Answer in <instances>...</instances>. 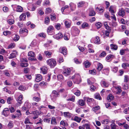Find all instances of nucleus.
I'll return each instance as SVG.
<instances>
[{"label":"nucleus","mask_w":129,"mask_h":129,"mask_svg":"<svg viewBox=\"0 0 129 129\" xmlns=\"http://www.w3.org/2000/svg\"><path fill=\"white\" fill-rule=\"evenodd\" d=\"M47 63L51 68H54L56 65L55 60L53 59H50L47 61Z\"/></svg>","instance_id":"f257e3e1"},{"label":"nucleus","mask_w":129,"mask_h":129,"mask_svg":"<svg viewBox=\"0 0 129 129\" xmlns=\"http://www.w3.org/2000/svg\"><path fill=\"white\" fill-rule=\"evenodd\" d=\"M71 71V70L70 69L67 68L64 69L63 71V73L65 76L67 77L70 74Z\"/></svg>","instance_id":"f03ea898"},{"label":"nucleus","mask_w":129,"mask_h":129,"mask_svg":"<svg viewBox=\"0 0 129 129\" xmlns=\"http://www.w3.org/2000/svg\"><path fill=\"white\" fill-rule=\"evenodd\" d=\"M118 14L119 15L123 17L125 14V12L124 9L122 8L119 9L118 12Z\"/></svg>","instance_id":"7ed1b4c3"},{"label":"nucleus","mask_w":129,"mask_h":129,"mask_svg":"<svg viewBox=\"0 0 129 129\" xmlns=\"http://www.w3.org/2000/svg\"><path fill=\"white\" fill-rule=\"evenodd\" d=\"M60 52L62 53L63 55H66L67 53V50L66 48L61 47L59 49Z\"/></svg>","instance_id":"20e7f679"},{"label":"nucleus","mask_w":129,"mask_h":129,"mask_svg":"<svg viewBox=\"0 0 129 129\" xmlns=\"http://www.w3.org/2000/svg\"><path fill=\"white\" fill-rule=\"evenodd\" d=\"M17 52L16 51H14L10 55L9 57H8V58L11 59L14 58L16 57Z\"/></svg>","instance_id":"39448f33"},{"label":"nucleus","mask_w":129,"mask_h":129,"mask_svg":"<svg viewBox=\"0 0 129 129\" xmlns=\"http://www.w3.org/2000/svg\"><path fill=\"white\" fill-rule=\"evenodd\" d=\"M32 113L34 115V116L33 117V118L34 119L37 118L38 117V116L39 115L38 111L37 110L33 111L32 112Z\"/></svg>","instance_id":"423d86ee"},{"label":"nucleus","mask_w":129,"mask_h":129,"mask_svg":"<svg viewBox=\"0 0 129 129\" xmlns=\"http://www.w3.org/2000/svg\"><path fill=\"white\" fill-rule=\"evenodd\" d=\"M75 78L76 81H79V82L77 83V84H79V83L81 81V76L80 75L79 73H76L75 75Z\"/></svg>","instance_id":"0eeeda50"},{"label":"nucleus","mask_w":129,"mask_h":129,"mask_svg":"<svg viewBox=\"0 0 129 129\" xmlns=\"http://www.w3.org/2000/svg\"><path fill=\"white\" fill-rule=\"evenodd\" d=\"M53 37L54 38L57 39H58L62 37L63 35L61 33H59L54 35Z\"/></svg>","instance_id":"6e6552de"},{"label":"nucleus","mask_w":129,"mask_h":129,"mask_svg":"<svg viewBox=\"0 0 129 129\" xmlns=\"http://www.w3.org/2000/svg\"><path fill=\"white\" fill-rule=\"evenodd\" d=\"M29 104L28 102H26L24 104V106L22 108V109L23 110H27L28 108H29Z\"/></svg>","instance_id":"1a4fd4ad"},{"label":"nucleus","mask_w":129,"mask_h":129,"mask_svg":"<svg viewBox=\"0 0 129 129\" xmlns=\"http://www.w3.org/2000/svg\"><path fill=\"white\" fill-rule=\"evenodd\" d=\"M42 79V77L41 75L38 74L36 75L35 80L36 82H39L41 81Z\"/></svg>","instance_id":"9d476101"},{"label":"nucleus","mask_w":129,"mask_h":129,"mask_svg":"<svg viewBox=\"0 0 129 129\" xmlns=\"http://www.w3.org/2000/svg\"><path fill=\"white\" fill-rule=\"evenodd\" d=\"M63 115L66 117L70 118L72 116V114L69 112H64L63 113Z\"/></svg>","instance_id":"9b49d317"},{"label":"nucleus","mask_w":129,"mask_h":129,"mask_svg":"<svg viewBox=\"0 0 129 129\" xmlns=\"http://www.w3.org/2000/svg\"><path fill=\"white\" fill-rule=\"evenodd\" d=\"M71 9L72 11H74L76 9V5L73 3H71L69 4Z\"/></svg>","instance_id":"f8f14e48"},{"label":"nucleus","mask_w":129,"mask_h":129,"mask_svg":"<svg viewBox=\"0 0 129 129\" xmlns=\"http://www.w3.org/2000/svg\"><path fill=\"white\" fill-rule=\"evenodd\" d=\"M33 100L36 102H39L41 101V98L40 96L39 97H34L32 99Z\"/></svg>","instance_id":"ddd939ff"},{"label":"nucleus","mask_w":129,"mask_h":129,"mask_svg":"<svg viewBox=\"0 0 129 129\" xmlns=\"http://www.w3.org/2000/svg\"><path fill=\"white\" fill-rule=\"evenodd\" d=\"M23 99V96L22 95H20L17 99V101L19 104H20L22 103V101Z\"/></svg>","instance_id":"4468645a"},{"label":"nucleus","mask_w":129,"mask_h":129,"mask_svg":"<svg viewBox=\"0 0 129 129\" xmlns=\"http://www.w3.org/2000/svg\"><path fill=\"white\" fill-rule=\"evenodd\" d=\"M53 29L54 28L53 26L51 25L49 26L47 29V31L48 34L52 32Z\"/></svg>","instance_id":"2eb2a0df"},{"label":"nucleus","mask_w":129,"mask_h":129,"mask_svg":"<svg viewBox=\"0 0 129 129\" xmlns=\"http://www.w3.org/2000/svg\"><path fill=\"white\" fill-rule=\"evenodd\" d=\"M84 100H87V103H91L93 102L94 100L92 98H90L88 97H85L84 98Z\"/></svg>","instance_id":"dca6fc26"},{"label":"nucleus","mask_w":129,"mask_h":129,"mask_svg":"<svg viewBox=\"0 0 129 129\" xmlns=\"http://www.w3.org/2000/svg\"><path fill=\"white\" fill-rule=\"evenodd\" d=\"M41 70L43 73L44 74H45L47 73V69L45 67H43L41 68Z\"/></svg>","instance_id":"f3484780"},{"label":"nucleus","mask_w":129,"mask_h":129,"mask_svg":"<svg viewBox=\"0 0 129 129\" xmlns=\"http://www.w3.org/2000/svg\"><path fill=\"white\" fill-rule=\"evenodd\" d=\"M84 64L85 68H87L89 67L90 66V63L88 61L86 60L84 62Z\"/></svg>","instance_id":"a211bd4d"},{"label":"nucleus","mask_w":129,"mask_h":129,"mask_svg":"<svg viewBox=\"0 0 129 129\" xmlns=\"http://www.w3.org/2000/svg\"><path fill=\"white\" fill-rule=\"evenodd\" d=\"M100 109V107L99 106H96L92 108V110L95 112H96L97 111Z\"/></svg>","instance_id":"6ab92c4d"},{"label":"nucleus","mask_w":129,"mask_h":129,"mask_svg":"<svg viewBox=\"0 0 129 129\" xmlns=\"http://www.w3.org/2000/svg\"><path fill=\"white\" fill-rule=\"evenodd\" d=\"M28 62H21L20 63V65L22 67H26L28 66Z\"/></svg>","instance_id":"aec40b11"},{"label":"nucleus","mask_w":129,"mask_h":129,"mask_svg":"<svg viewBox=\"0 0 129 129\" xmlns=\"http://www.w3.org/2000/svg\"><path fill=\"white\" fill-rule=\"evenodd\" d=\"M94 43L97 44H99L101 43L100 38L98 37H96L94 41Z\"/></svg>","instance_id":"412c9836"},{"label":"nucleus","mask_w":129,"mask_h":129,"mask_svg":"<svg viewBox=\"0 0 129 129\" xmlns=\"http://www.w3.org/2000/svg\"><path fill=\"white\" fill-rule=\"evenodd\" d=\"M19 32L20 34H22L24 32L26 33L25 36H26L27 34L28 30L25 28L21 29H20Z\"/></svg>","instance_id":"4be33fe9"},{"label":"nucleus","mask_w":129,"mask_h":129,"mask_svg":"<svg viewBox=\"0 0 129 129\" xmlns=\"http://www.w3.org/2000/svg\"><path fill=\"white\" fill-rule=\"evenodd\" d=\"M114 98V96L111 94H109L107 97V99L109 101H111L113 100Z\"/></svg>","instance_id":"5701e85b"},{"label":"nucleus","mask_w":129,"mask_h":129,"mask_svg":"<svg viewBox=\"0 0 129 129\" xmlns=\"http://www.w3.org/2000/svg\"><path fill=\"white\" fill-rule=\"evenodd\" d=\"M51 124L53 125H56L57 124L56 119L54 117H52L51 120Z\"/></svg>","instance_id":"b1692460"},{"label":"nucleus","mask_w":129,"mask_h":129,"mask_svg":"<svg viewBox=\"0 0 129 129\" xmlns=\"http://www.w3.org/2000/svg\"><path fill=\"white\" fill-rule=\"evenodd\" d=\"M97 70L99 71H100L103 67V65L100 63H99L98 64Z\"/></svg>","instance_id":"393cba45"},{"label":"nucleus","mask_w":129,"mask_h":129,"mask_svg":"<svg viewBox=\"0 0 129 129\" xmlns=\"http://www.w3.org/2000/svg\"><path fill=\"white\" fill-rule=\"evenodd\" d=\"M26 17L25 14L23 13L20 16L19 18L21 20H23L25 19Z\"/></svg>","instance_id":"a878e982"},{"label":"nucleus","mask_w":129,"mask_h":129,"mask_svg":"<svg viewBox=\"0 0 129 129\" xmlns=\"http://www.w3.org/2000/svg\"><path fill=\"white\" fill-rule=\"evenodd\" d=\"M65 25L67 28L70 27L71 25V23L69 21L67 20H65L64 21Z\"/></svg>","instance_id":"bb28decb"},{"label":"nucleus","mask_w":129,"mask_h":129,"mask_svg":"<svg viewBox=\"0 0 129 129\" xmlns=\"http://www.w3.org/2000/svg\"><path fill=\"white\" fill-rule=\"evenodd\" d=\"M96 11L100 13H102L104 11V8L103 7L101 8H100L98 7H97L96 8Z\"/></svg>","instance_id":"cd10ccee"},{"label":"nucleus","mask_w":129,"mask_h":129,"mask_svg":"<svg viewBox=\"0 0 129 129\" xmlns=\"http://www.w3.org/2000/svg\"><path fill=\"white\" fill-rule=\"evenodd\" d=\"M110 46L111 49H112L116 50L117 49L118 47L116 45L112 44H110Z\"/></svg>","instance_id":"c85d7f7f"},{"label":"nucleus","mask_w":129,"mask_h":129,"mask_svg":"<svg viewBox=\"0 0 129 129\" xmlns=\"http://www.w3.org/2000/svg\"><path fill=\"white\" fill-rule=\"evenodd\" d=\"M95 14V13L93 9H92L90 11L89 13V16H94Z\"/></svg>","instance_id":"c756f323"},{"label":"nucleus","mask_w":129,"mask_h":129,"mask_svg":"<svg viewBox=\"0 0 129 129\" xmlns=\"http://www.w3.org/2000/svg\"><path fill=\"white\" fill-rule=\"evenodd\" d=\"M23 10V8L22 7L19 6H17L16 8L17 11L19 12H21Z\"/></svg>","instance_id":"7c9ffc66"},{"label":"nucleus","mask_w":129,"mask_h":129,"mask_svg":"<svg viewBox=\"0 0 129 129\" xmlns=\"http://www.w3.org/2000/svg\"><path fill=\"white\" fill-rule=\"evenodd\" d=\"M19 90L24 91L26 89V88L23 85H20L19 87L18 88Z\"/></svg>","instance_id":"2f4dec72"},{"label":"nucleus","mask_w":129,"mask_h":129,"mask_svg":"<svg viewBox=\"0 0 129 129\" xmlns=\"http://www.w3.org/2000/svg\"><path fill=\"white\" fill-rule=\"evenodd\" d=\"M89 25L87 23L84 22L81 25V27L83 28H85L86 27H88Z\"/></svg>","instance_id":"473e14b6"},{"label":"nucleus","mask_w":129,"mask_h":129,"mask_svg":"<svg viewBox=\"0 0 129 129\" xmlns=\"http://www.w3.org/2000/svg\"><path fill=\"white\" fill-rule=\"evenodd\" d=\"M85 2L84 1H82L79 2L78 4V7H81L84 5Z\"/></svg>","instance_id":"72a5a7b5"},{"label":"nucleus","mask_w":129,"mask_h":129,"mask_svg":"<svg viewBox=\"0 0 129 129\" xmlns=\"http://www.w3.org/2000/svg\"><path fill=\"white\" fill-rule=\"evenodd\" d=\"M28 55L32 57H34L35 56V54L34 52L32 51H30L28 53Z\"/></svg>","instance_id":"f704fd0d"},{"label":"nucleus","mask_w":129,"mask_h":129,"mask_svg":"<svg viewBox=\"0 0 129 129\" xmlns=\"http://www.w3.org/2000/svg\"><path fill=\"white\" fill-rule=\"evenodd\" d=\"M79 105L81 106H83L85 105V103L83 100L80 99L79 100Z\"/></svg>","instance_id":"c9c22d12"},{"label":"nucleus","mask_w":129,"mask_h":129,"mask_svg":"<svg viewBox=\"0 0 129 129\" xmlns=\"http://www.w3.org/2000/svg\"><path fill=\"white\" fill-rule=\"evenodd\" d=\"M73 31L76 34H78L80 32V30L76 27H74L73 28Z\"/></svg>","instance_id":"e433bc0d"},{"label":"nucleus","mask_w":129,"mask_h":129,"mask_svg":"<svg viewBox=\"0 0 129 129\" xmlns=\"http://www.w3.org/2000/svg\"><path fill=\"white\" fill-rule=\"evenodd\" d=\"M14 124L12 121H10L8 125V127L10 128H12Z\"/></svg>","instance_id":"4c0bfd02"},{"label":"nucleus","mask_w":129,"mask_h":129,"mask_svg":"<svg viewBox=\"0 0 129 129\" xmlns=\"http://www.w3.org/2000/svg\"><path fill=\"white\" fill-rule=\"evenodd\" d=\"M50 3L49 0H45L43 4V5L44 6H46L48 5H49Z\"/></svg>","instance_id":"58836bf2"},{"label":"nucleus","mask_w":129,"mask_h":129,"mask_svg":"<svg viewBox=\"0 0 129 129\" xmlns=\"http://www.w3.org/2000/svg\"><path fill=\"white\" fill-rule=\"evenodd\" d=\"M95 98V99H99L100 100H101L102 98L100 94L99 93H96L94 94Z\"/></svg>","instance_id":"ea45409f"},{"label":"nucleus","mask_w":129,"mask_h":129,"mask_svg":"<svg viewBox=\"0 0 129 129\" xmlns=\"http://www.w3.org/2000/svg\"><path fill=\"white\" fill-rule=\"evenodd\" d=\"M50 96L52 100L53 101H54L55 100L56 98V97H57L56 95V96L55 95L52 94L50 95Z\"/></svg>","instance_id":"a19ab883"},{"label":"nucleus","mask_w":129,"mask_h":129,"mask_svg":"<svg viewBox=\"0 0 129 129\" xmlns=\"http://www.w3.org/2000/svg\"><path fill=\"white\" fill-rule=\"evenodd\" d=\"M102 83L103 85L104 86V87H107L108 86L109 84L107 82L104 81H103L102 82Z\"/></svg>","instance_id":"79ce46f5"},{"label":"nucleus","mask_w":129,"mask_h":129,"mask_svg":"<svg viewBox=\"0 0 129 129\" xmlns=\"http://www.w3.org/2000/svg\"><path fill=\"white\" fill-rule=\"evenodd\" d=\"M57 78L58 80L59 81L62 80L63 79V76L61 74L58 75L57 76Z\"/></svg>","instance_id":"37998d69"},{"label":"nucleus","mask_w":129,"mask_h":129,"mask_svg":"<svg viewBox=\"0 0 129 129\" xmlns=\"http://www.w3.org/2000/svg\"><path fill=\"white\" fill-rule=\"evenodd\" d=\"M115 88L118 91V92H117V94L120 93L121 91V88L120 86H116L115 87Z\"/></svg>","instance_id":"c03bdc74"},{"label":"nucleus","mask_w":129,"mask_h":129,"mask_svg":"<svg viewBox=\"0 0 129 129\" xmlns=\"http://www.w3.org/2000/svg\"><path fill=\"white\" fill-rule=\"evenodd\" d=\"M55 28L59 30L61 28V26L59 23H57L55 24Z\"/></svg>","instance_id":"a18cd8bd"},{"label":"nucleus","mask_w":129,"mask_h":129,"mask_svg":"<svg viewBox=\"0 0 129 129\" xmlns=\"http://www.w3.org/2000/svg\"><path fill=\"white\" fill-rule=\"evenodd\" d=\"M45 54L46 57H50L51 55V53L48 51H45Z\"/></svg>","instance_id":"49530a36"},{"label":"nucleus","mask_w":129,"mask_h":129,"mask_svg":"<svg viewBox=\"0 0 129 129\" xmlns=\"http://www.w3.org/2000/svg\"><path fill=\"white\" fill-rule=\"evenodd\" d=\"M74 120L75 121L78 122H80L81 120V119L80 118L77 117L75 116L74 118Z\"/></svg>","instance_id":"de8ad7c7"},{"label":"nucleus","mask_w":129,"mask_h":129,"mask_svg":"<svg viewBox=\"0 0 129 129\" xmlns=\"http://www.w3.org/2000/svg\"><path fill=\"white\" fill-rule=\"evenodd\" d=\"M114 57V55H113L110 54L108 56H107L106 57V58L107 60L109 59H112Z\"/></svg>","instance_id":"09e8293b"},{"label":"nucleus","mask_w":129,"mask_h":129,"mask_svg":"<svg viewBox=\"0 0 129 129\" xmlns=\"http://www.w3.org/2000/svg\"><path fill=\"white\" fill-rule=\"evenodd\" d=\"M8 22L10 25H12L14 23V21L13 19H10L8 20Z\"/></svg>","instance_id":"8fccbe9b"},{"label":"nucleus","mask_w":129,"mask_h":129,"mask_svg":"<svg viewBox=\"0 0 129 129\" xmlns=\"http://www.w3.org/2000/svg\"><path fill=\"white\" fill-rule=\"evenodd\" d=\"M4 35L6 36L7 35H9L11 34V33L9 31H4L3 33Z\"/></svg>","instance_id":"3c124183"},{"label":"nucleus","mask_w":129,"mask_h":129,"mask_svg":"<svg viewBox=\"0 0 129 129\" xmlns=\"http://www.w3.org/2000/svg\"><path fill=\"white\" fill-rule=\"evenodd\" d=\"M102 72L103 73H104V74L108 75L109 73V70L108 69H105L103 70V71L102 70Z\"/></svg>","instance_id":"603ef678"},{"label":"nucleus","mask_w":129,"mask_h":129,"mask_svg":"<svg viewBox=\"0 0 129 129\" xmlns=\"http://www.w3.org/2000/svg\"><path fill=\"white\" fill-rule=\"evenodd\" d=\"M19 36L16 35H15V37L13 39V40L14 41H17L19 40Z\"/></svg>","instance_id":"864d4df0"},{"label":"nucleus","mask_w":129,"mask_h":129,"mask_svg":"<svg viewBox=\"0 0 129 129\" xmlns=\"http://www.w3.org/2000/svg\"><path fill=\"white\" fill-rule=\"evenodd\" d=\"M51 94L55 95L57 96H58L59 95V93L55 90L53 91Z\"/></svg>","instance_id":"5fc2aeb1"},{"label":"nucleus","mask_w":129,"mask_h":129,"mask_svg":"<svg viewBox=\"0 0 129 129\" xmlns=\"http://www.w3.org/2000/svg\"><path fill=\"white\" fill-rule=\"evenodd\" d=\"M24 123L25 124H28V123H31L29 121V118L28 117L26 118L25 120Z\"/></svg>","instance_id":"6e6d98bb"},{"label":"nucleus","mask_w":129,"mask_h":129,"mask_svg":"<svg viewBox=\"0 0 129 129\" xmlns=\"http://www.w3.org/2000/svg\"><path fill=\"white\" fill-rule=\"evenodd\" d=\"M95 25L96 27L97 28H100L102 24L100 22H98L95 23Z\"/></svg>","instance_id":"4d7b16f0"},{"label":"nucleus","mask_w":129,"mask_h":129,"mask_svg":"<svg viewBox=\"0 0 129 129\" xmlns=\"http://www.w3.org/2000/svg\"><path fill=\"white\" fill-rule=\"evenodd\" d=\"M10 114V111H3V114L5 116H8Z\"/></svg>","instance_id":"13d9d810"},{"label":"nucleus","mask_w":129,"mask_h":129,"mask_svg":"<svg viewBox=\"0 0 129 129\" xmlns=\"http://www.w3.org/2000/svg\"><path fill=\"white\" fill-rule=\"evenodd\" d=\"M127 67H129V64L128 63H124L122 64V67L124 69H126Z\"/></svg>","instance_id":"bf43d9fd"},{"label":"nucleus","mask_w":129,"mask_h":129,"mask_svg":"<svg viewBox=\"0 0 129 129\" xmlns=\"http://www.w3.org/2000/svg\"><path fill=\"white\" fill-rule=\"evenodd\" d=\"M50 20L49 18L48 17H46L45 19V24H48L49 23Z\"/></svg>","instance_id":"052dcab7"},{"label":"nucleus","mask_w":129,"mask_h":129,"mask_svg":"<svg viewBox=\"0 0 129 129\" xmlns=\"http://www.w3.org/2000/svg\"><path fill=\"white\" fill-rule=\"evenodd\" d=\"M15 44L13 43H11L9 45L8 47V48H12L15 47Z\"/></svg>","instance_id":"680f3d73"},{"label":"nucleus","mask_w":129,"mask_h":129,"mask_svg":"<svg viewBox=\"0 0 129 129\" xmlns=\"http://www.w3.org/2000/svg\"><path fill=\"white\" fill-rule=\"evenodd\" d=\"M109 11L111 13V14H114L115 13V12L113 9V7L111 6L110 7L109 9Z\"/></svg>","instance_id":"e2e57ef3"},{"label":"nucleus","mask_w":129,"mask_h":129,"mask_svg":"<svg viewBox=\"0 0 129 129\" xmlns=\"http://www.w3.org/2000/svg\"><path fill=\"white\" fill-rule=\"evenodd\" d=\"M75 97L74 96H72V97L71 98H69L67 99V101H71L73 102H74L75 101Z\"/></svg>","instance_id":"0e129e2a"},{"label":"nucleus","mask_w":129,"mask_h":129,"mask_svg":"<svg viewBox=\"0 0 129 129\" xmlns=\"http://www.w3.org/2000/svg\"><path fill=\"white\" fill-rule=\"evenodd\" d=\"M20 61L21 62H28L27 59L26 58H21L20 59Z\"/></svg>","instance_id":"69168bd1"},{"label":"nucleus","mask_w":129,"mask_h":129,"mask_svg":"<svg viewBox=\"0 0 129 129\" xmlns=\"http://www.w3.org/2000/svg\"><path fill=\"white\" fill-rule=\"evenodd\" d=\"M111 129H116L117 126L114 123H113L111 124Z\"/></svg>","instance_id":"338daca9"},{"label":"nucleus","mask_w":129,"mask_h":129,"mask_svg":"<svg viewBox=\"0 0 129 129\" xmlns=\"http://www.w3.org/2000/svg\"><path fill=\"white\" fill-rule=\"evenodd\" d=\"M12 100V99L11 97H8L7 99V103L9 104H11V101Z\"/></svg>","instance_id":"774afa93"}]
</instances>
